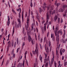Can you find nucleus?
Segmentation results:
<instances>
[{
	"label": "nucleus",
	"instance_id": "nucleus-1",
	"mask_svg": "<svg viewBox=\"0 0 67 67\" xmlns=\"http://www.w3.org/2000/svg\"><path fill=\"white\" fill-rule=\"evenodd\" d=\"M57 31H58V28L56 27L55 28V31L54 32V33L55 36H57L56 37L57 40V41H58V43L59 42V34L57 32Z\"/></svg>",
	"mask_w": 67,
	"mask_h": 67
},
{
	"label": "nucleus",
	"instance_id": "nucleus-2",
	"mask_svg": "<svg viewBox=\"0 0 67 67\" xmlns=\"http://www.w3.org/2000/svg\"><path fill=\"white\" fill-rule=\"evenodd\" d=\"M52 55H53V57L52 59V61L51 62L50 64V62H49V64L50 67H52V64H53V62H54V58H55V55H54V54L53 53Z\"/></svg>",
	"mask_w": 67,
	"mask_h": 67
},
{
	"label": "nucleus",
	"instance_id": "nucleus-3",
	"mask_svg": "<svg viewBox=\"0 0 67 67\" xmlns=\"http://www.w3.org/2000/svg\"><path fill=\"white\" fill-rule=\"evenodd\" d=\"M35 47H36V49L35 50V52L36 53H37H37H38V48H39V47H38V43H36V44L35 45Z\"/></svg>",
	"mask_w": 67,
	"mask_h": 67
},
{
	"label": "nucleus",
	"instance_id": "nucleus-4",
	"mask_svg": "<svg viewBox=\"0 0 67 67\" xmlns=\"http://www.w3.org/2000/svg\"><path fill=\"white\" fill-rule=\"evenodd\" d=\"M50 9H51V10H50V15H51L52 14V15H53V14H54V13H55V11L54 10L53 12L52 11V10H53V8L52 7L50 8Z\"/></svg>",
	"mask_w": 67,
	"mask_h": 67
},
{
	"label": "nucleus",
	"instance_id": "nucleus-5",
	"mask_svg": "<svg viewBox=\"0 0 67 67\" xmlns=\"http://www.w3.org/2000/svg\"><path fill=\"white\" fill-rule=\"evenodd\" d=\"M27 28H28L29 27V16H27Z\"/></svg>",
	"mask_w": 67,
	"mask_h": 67
},
{
	"label": "nucleus",
	"instance_id": "nucleus-6",
	"mask_svg": "<svg viewBox=\"0 0 67 67\" xmlns=\"http://www.w3.org/2000/svg\"><path fill=\"white\" fill-rule=\"evenodd\" d=\"M49 15H48V13H47V21L46 22V24H47L48 23V19H49Z\"/></svg>",
	"mask_w": 67,
	"mask_h": 67
},
{
	"label": "nucleus",
	"instance_id": "nucleus-7",
	"mask_svg": "<svg viewBox=\"0 0 67 67\" xmlns=\"http://www.w3.org/2000/svg\"><path fill=\"white\" fill-rule=\"evenodd\" d=\"M36 18L38 19V22H40V18L39 16V15L38 14V13H37V15L36 16Z\"/></svg>",
	"mask_w": 67,
	"mask_h": 67
},
{
	"label": "nucleus",
	"instance_id": "nucleus-8",
	"mask_svg": "<svg viewBox=\"0 0 67 67\" xmlns=\"http://www.w3.org/2000/svg\"><path fill=\"white\" fill-rule=\"evenodd\" d=\"M64 10H65V9H64L63 10V9L60 8L58 12H63L64 11Z\"/></svg>",
	"mask_w": 67,
	"mask_h": 67
},
{
	"label": "nucleus",
	"instance_id": "nucleus-9",
	"mask_svg": "<svg viewBox=\"0 0 67 67\" xmlns=\"http://www.w3.org/2000/svg\"><path fill=\"white\" fill-rule=\"evenodd\" d=\"M55 5H56L57 7H58V6L60 5V3H57V1H56L55 3Z\"/></svg>",
	"mask_w": 67,
	"mask_h": 67
},
{
	"label": "nucleus",
	"instance_id": "nucleus-10",
	"mask_svg": "<svg viewBox=\"0 0 67 67\" xmlns=\"http://www.w3.org/2000/svg\"><path fill=\"white\" fill-rule=\"evenodd\" d=\"M46 3H44V4H43V7L44 11H45V8H46Z\"/></svg>",
	"mask_w": 67,
	"mask_h": 67
},
{
	"label": "nucleus",
	"instance_id": "nucleus-11",
	"mask_svg": "<svg viewBox=\"0 0 67 67\" xmlns=\"http://www.w3.org/2000/svg\"><path fill=\"white\" fill-rule=\"evenodd\" d=\"M56 41L57 42V47H59L60 46V44L59 45H58L59 44V42L58 43V41H57V38H56Z\"/></svg>",
	"mask_w": 67,
	"mask_h": 67
},
{
	"label": "nucleus",
	"instance_id": "nucleus-12",
	"mask_svg": "<svg viewBox=\"0 0 67 67\" xmlns=\"http://www.w3.org/2000/svg\"><path fill=\"white\" fill-rule=\"evenodd\" d=\"M22 64L19 63L17 65V67H22Z\"/></svg>",
	"mask_w": 67,
	"mask_h": 67
},
{
	"label": "nucleus",
	"instance_id": "nucleus-13",
	"mask_svg": "<svg viewBox=\"0 0 67 67\" xmlns=\"http://www.w3.org/2000/svg\"><path fill=\"white\" fill-rule=\"evenodd\" d=\"M64 32V34L63 35V37H64L65 36V34L66 33V31L64 29L63 30Z\"/></svg>",
	"mask_w": 67,
	"mask_h": 67
},
{
	"label": "nucleus",
	"instance_id": "nucleus-14",
	"mask_svg": "<svg viewBox=\"0 0 67 67\" xmlns=\"http://www.w3.org/2000/svg\"><path fill=\"white\" fill-rule=\"evenodd\" d=\"M28 39L29 40V42H30L31 41V36L30 35H28Z\"/></svg>",
	"mask_w": 67,
	"mask_h": 67
},
{
	"label": "nucleus",
	"instance_id": "nucleus-15",
	"mask_svg": "<svg viewBox=\"0 0 67 67\" xmlns=\"http://www.w3.org/2000/svg\"><path fill=\"white\" fill-rule=\"evenodd\" d=\"M18 22L19 23V24L20 25V24H21V21L20 20V19H19V18H18Z\"/></svg>",
	"mask_w": 67,
	"mask_h": 67
},
{
	"label": "nucleus",
	"instance_id": "nucleus-16",
	"mask_svg": "<svg viewBox=\"0 0 67 67\" xmlns=\"http://www.w3.org/2000/svg\"><path fill=\"white\" fill-rule=\"evenodd\" d=\"M42 58H43V57H41V55H40V60H41V62H42Z\"/></svg>",
	"mask_w": 67,
	"mask_h": 67
},
{
	"label": "nucleus",
	"instance_id": "nucleus-17",
	"mask_svg": "<svg viewBox=\"0 0 67 67\" xmlns=\"http://www.w3.org/2000/svg\"><path fill=\"white\" fill-rule=\"evenodd\" d=\"M31 15H32V19H34V16H33V12L31 11Z\"/></svg>",
	"mask_w": 67,
	"mask_h": 67
},
{
	"label": "nucleus",
	"instance_id": "nucleus-18",
	"mask_svg": "<svg viewBox=\"0 0 67 67\" xmlns=\"http://www.w3.org/2000/svg\"><path fill=\"white\" fill-rule=\"evenodd\" d=\"M24 45H25V42H23V45H22V49H23L24 47Z\"/></svg>",
	"mask_w": 67,
	"mask_h": 67
},
{
	"label": "nucleus",
	"instance_id": "nucleus-19",
	"mask_svg": "<svg viewBox=\"0 0 67 67\" xmlns=\"http://www.w3.org/2000/svg\"><path fill=\"white\" fill-rule=\"evenodd\" d=\"M21 27V24H20V25L18 24L17 25V27Z\"/></svg>",
	"mask_w": 67,
	"mask_h": 67
},
{
	"label": "nucleus",
	"instance_id": "nucleus-20",
	"mask_svg": "<svg viewBox=\"0 0 67 67\" xmlns=\"http://www.w3.org/2000/svg\"><path fill=\"white\" fill-rule=\"evenodd\" d=\"M62 42L63 43H66V41H65L63 39H62Z\"/></svg>",
	"mask_w": 67,
	"mask_h": 67
},
{
	"label": "nucleus",
	"instance_id": "nucleus-21",
	"mask_svg": "<svg viewBox=\"0 0 67 67\" xmlns=\"http://www.w3.org/2000/svg\"><path fill=\"white\" fill-rule=\"evenodd\" d=\"M31 42L32 45H33L34 44V40H31Z\"/></svg>",
	"mask_w": 67,
	"mask_h": 67
},
{
	"label": "nucleus",
	"instance_id": "nucleus-22",
	"mask_svg": "<svg viewBox=\"0 0 67 67\" xmlns=\"http://www.w3.org/2000/svg\"><path fill=\"white\" fill-rule=\"evenodd\" d=\"M67 5H64L63 6V9H65L64 8H67Z\"/></svg>",
	"mask_w": 67,
	"mask_h": 67
},
{
	"label": "nucleus",
	"instance_id": "nucleus-23",
	"mask_svg": "<svg viewBox=\"0 0 67 67\" xmlns=\"http://www.w3.org/2000/svg\"><path fill=\"white\" fill-rule=\"evenodd\" d=\"M64 65L65 67L67 65V62H65L64 63Z\"/></svg>",
	"mask_w": 67,
	"mask_h": 67
},
{
	"label": "nucleus",
	"instance_id": "nucleus-24",
	"mask_svg": "<svg viewBox=\"0 0 67 67\" xmlns=\"http://www.w3.org/2000/svg\"><path fill=\"white\" fill-rule=\"evenodd\" d=\"M62 49H60V55H63V53H62Z\"/></svg>",
	"mask_w": 67,
	"mask_h": 67
},
{
	"label": "nucleus",
	"instance_id": "nucleus-25",
	"mask_svg": "<svg viewBox=\"0 0 67 67\" xmlns=\"http://www.w3.org/2000/svg\"><path fill=\"white\" fill-rule=\"evenodd\" d=\"M57 19V16H55L54 18V20H56Z\"/></svg>",
	"mask_w": 67,
	"mask_h": 67
},
{
	"label": "nucleus",
	"instance_id": "nucleus-26",
	"mask_svg": "<svg viewBox=\"0 0 67 67\" xmlns=\"http://www.w3.org/2000/svg\"><path fill=\"white\" fill-rule=\"evenodd\" d=\"M14 28H13V30L12 36H13V34H14Z\"/></svg>",
	"mask_w": 67,
	"mask_h": 67
},
{
	"label": "nucleus",
	"instance_id": "nucleus-27",
	"mask_svg": "<svg viewBox=\"0 0 67 67\" xmlns=\"http://www.w3.org/2000/svg\"><path fill=\"white\" fill-rule=\"evenodd\" d=\"M58 32L59 33L61 34V35H62V34H63V32H62V31H59Z\"/></svg>",
	"mask_w": 67,
	"mask_h": 67
},
{
	"label": "nucleus",
	"instance_id": "nucleus-28",
	"mask_svg": "<svg viewBox=\"0 0 67 67\" xmlns=\"http://www.w3.org/2000/svg\"><path fill=\"white\" fill-rule=\"evenodd\" d=\"M13 45H14V43L13 42V41H12V46H13Z\"/></svg>",
	"mask_w": 67,
	"mask_h": 67
},
{
	"label": "nucleus",
	"instance_id": "nucleus-29",
	"mask_svg": "<svg viewBox=\"0 0 67 67\" xmlns=\"http://www.w3.org/2000/svg\"><path fill=\"white\" fill-rule=\"evenodd\" d=\"M42 11H43V10L41 9V8H40L39 10L40 13H41V12Z\"/></svg>",
	"mask_w": 67,
	"mask_h": 67
},
{
	"label": "nucleus",
	"instance_id": "nucleus-30",
	"mask_svg": "<svg viewBox=\"0 0 67 67\" xmlns=\"http://www.w3.org/2000/svg\"><path fill=\"white\" fill-rule=\"evenodd\" d=\"M58 23H60V18H59L58 19Z\"/></svg>",
	"mask_w": 67,
	"mask_h": 67
},
{
	"label": "nucleus",
	"instance_id": "nucleus-31",
	"mask_svg": "<svg viewBox=\"0 0 67 67\" xmlns=\"http://www.w3.org/2000/svg\"><path fill=\"white\" fill-rule=\"evenodd\" d=\"M10 21H8L7 22V25H9V24H10Z\"/></svg>",
	"mask_w": 67,
	"mask_h": 67
},
{
	"label": "nucleus",
	"instance_id": "nucleus-32",
	"mask_svg": "<svg viewBox=\"0 0 67 67\" xmlns=\"http://www.w3.org/2000/svg\"><path fill=\"white\" fill-rule=\"evenodd\" d=\"M49 47L51 46V41H49Z\"/></svg>",
	"mask_w": 67,
	"mask_h": 67
},
{
	"label": "nucleus",
	"instance_id": "nucleus-33",
	"mask_svg": "<svg viewBox=\"0 0 67 67\" xmlns=\"http://www.w3.org/2000/svg\"><path fill=\"white\" fill-rule=\"evenodd\" d=\"M13 54H14V50L13 49V50L12 53H11V54L12 55H13Z\"/></svg>",
	"mask_w": 67,
	"mask_h": 67
},
{
	"label": "nucleus",
	"instance_id": "nucleus-34",
	"mask_svg": "<svg viewBox=\"0 0 67 67\" xmlns=\"http://www.w3.org/2000/svg\"><path fill=\"white\" fill-rule=\"evenodd\" d=\"M56 65H57V63H56V61L54 62V66H56Z\"/></svg>",
	"mask_w": 67,
	"mask_h": 67
},
{
	"label": "nucleus",
	"instance_id": "nucleus-35",
	"mask_svg": "<svg viewBox=\"0 0 67 67\" xmlns=\"http://www.w3.org/2000/svg\"><path fill=\"white\" fill-rule=\"evenodd\" d=\"M30 6L31 7H33V4H32V2H31Z\"/></svg>",
	"mask_w": 67,
	"mask_h": 67
},
{
	"label": "nucleus",
	"instance_id": "nucleus-36",
	"mask_svg": "<svg viewBox=\"0 0 67 67\" xmlns=\"http://www.w3.org/2000/svg\"><path fill=\"white\" fill-rule=\"evenodd\" d=\"M47 60V59L46 58L45 59H44V63H46Z\"/></svg>",
	"mask_w": 67,
	"mask_h": 67
},
{
	"label": "nucleus",
	"instance_id": "nucleus-37",
	"mask_svg": "<svg viewBox=\"0 0 67 67\" xmlns=\"http://www.w3.org/2000/svg\"><path fill=\"white\" fill-rule=\"evenodd\" d=\"M23 34H24V27H23Z\"/></svg>",
	"mask_w": 67,
	"mask_h": 67
},
{
	"label": "nucleus",
	"instance_id": "nucleus-38",
	"mask_svg": "<svg viewBox=\"0 0 67 67\" xmlns=\"http://www.w3.org/2000/svg\"><path fill=\"white\" fill-rule=\"evenodd\" d=\"M16 41H17V44H18L19 43V39L18 38H17Z\"/></svg>",
	"mask_w": 67,
	"mask_h": 67
},
{
	"label": "nucleus",
	"instance_id": "nucleus-39",
	"mask_svg": "<svg viewBox=\"0 0 67 67\" xmlns=\"http://www.w3.org/2000/svg\"><path fill=\"white\" fill-rule=\"evenodd\" d=\"M24 61L23 62V64H22V65L23 66V67H25V66H24Z\"/></svg>",
	"mask_w": 67,
	"mask_h": 67
},
{
	"label": "nucleus",
	"instance_id": "nucleus-40",
	"mask_svg": "<svg viewBox=\"0 0 67 67\" xmlns=\"http://www.w3.org/2000/svg\"><path fill=\"white\" fill-rule=\"evenodd\" d=\"M8 44H9V45H11V44H11V42H10V41H9L8 42Z\"/></svg>",
	"mask_w": 67,
	"mask_h": 67
},
{
	"label": "nucleus",
	"instance_id": "nucleus-41",
	"mask_svg": "<svg viewBox=\"0 0 67 67\" xmlns=\"http://www.w3.org/2000/svg\"><path fill=\"white\" fill-rule=\"evenodd\" d=\"M16 42H15L14 43V47H15V46H16Z\"/></svg>",
	"mask_w": 67,
	"mask_h": 67
},
{
	"label": "nucleus",
	"instance_id": "nucleus-42",
	"mask_svg": "<svg viewBox=\"0 0 67 67\" xmlns=\"http://www.w3.org/2000/svg\"><path fill=\"white\" fill-rule=\"evenodd\" d=\"M49 32H48V33H47V37H48V35H49Z\"/></svg>",
	"mask_w": 67,
	"mask_h": 67
},
{
	"label": "nucleus",
	"instance_id": "nucleus-43",
	"mask_svg": "<svg viewBox=\"0 0 67 67\" xmlns=\"http://www.w3.org/2000/svg\"><path fill=\"white\" fill-rule=\"evenodd\" d=\"M52 40L53 41H55V37H54V36H53Z\"/></svg>",
	"mask_w": 67,
	"mask_h": 67
},
{
	"label": "nucleus",
	"instance_id": "nucleus-44",
	"mask_svg": "<svg viewBox=\"0 0 67 67\" xmlns=\"http://www.w3.org/2000/svg\"><path fill=\"white\" fill-rule=\"evenodd\" d=\"M32 53L33 54H34V55H35V51H32Z\"/></svg>",
	"mask_w": 67,
	"mask_h": 67
},
{
	"label": "nucleus",
	"instance_id": "nucleus-45",
	"mask_svg": "<svg viewBox=\"0 0 67 67\" xmlns=\"http://www.w3.org/2000/svg\"><path fill=\"white\" fill-rule=\"evenodd\" d=\"M35 62L36 63H37V58H36Z\"/></svg>",
	"mask_w": 67,
	"mask_h": 67
},
{
	"label": "nucleus",
	"instance_id": "nucleus-46",
	"mask_svg": "<svg viewBox=\"0 0 67 67\" xmlns=\"http://www.w3.org/2000/svg\"><path fill=\"white\" fill-rule=\"evenodd\" d=\"M36 53V54H37V56H38V53L37 52L36 53V52H35Z\"/></svg>",
	"mask_w": 67,
	"mask_h": 67
},
{
	"label": "nucleus",
	"instance_id": "nucleus-47",
	"mask_svg": "<svg viewBox=\"0 0 67 67\" xmlns=\"http://www.w3.org/2000/svg\"><path fill=\"white\" fill-rule=\"evenodd\" d=\"M20 49V48H18L17 49V53H18V51Z\"/></svg>",
	"mask_w": 67,
	"mask_h": 67
},
{
	"label": "nucleus",
	"instance_id": "nucleus-48",
	"mask_svg": "<svg viewBox=\"0 0 67 67\" xmlns=\"http://www.w3.org/2000/svg\"><path fill=\"white\" fill-rule=\"evenodd\" d=\"M8 21H10V18L9 17V16H8Z\"/></svg>",
	"mask_w": 67,
	"mask_h": 67
},
{
	"label": "nucleus",
	"instance_id": "nucleus-49",
	"mask_svg": "<svg viewBox=\"0 0 67 67\" xmlns=\"http://www.w3.org/2000/svg\"><path fill=\"white\" fill-rule=\"evenodd\" d=\"M35 38H36V40L37 41V38H36V33H35Z\"/></svg>",
	"mask_w": 67,
	"mask_h": 67
},
{
	"label": "nucleus",
	"instance_id": "nucleus-50",
	"mask_svg": "<svg viewBox=\"0 0 67 67\" xmlns=\"http://www.w3.org/2000/svg\"><path fill=\"white\" fill-rule=\"evenodd\" d=\"M27 35H30V32L29 31H27Z\"/></svg>",
	"mask_w": 67,
	"mask_h": 67
},
{
	"label": "nucleus",
	"instance_id": "nucleus-51",
	"mask_svg": "<svg viewBox=\"0 0 67 67\" xmlns=\"http://www.w3.org/2000/svg\"><path fill=\"white\" fill-rule=\"evenodd\" d=\"M13 58H15V54H13Z\"/></svg>",
	"mask_w": 67,
	"mask_h": 67
},
{
	"label": "nucleus",
	"instance_id": "nucleus-52",
	"mask_svg": "<svg viewBox=\"0 0 67 67\" xmlns=\"http://www.w3.org/2000/svg\"><path fill=\"white\" fill-rule=\"evenodd\" d=\"M12 59H13V57H10V60Z\"/></svg>",
	"mask_w": 67,
	"mask_h": 67
},
{
	"label": "nucleus",
	"instance_id": "nucleus-53",
	"mask_svg": "<svg viewBox=\"0 0 67 67\" xmlns=\"http://www.w3.org/2000/svg\"><path fill=\"white\" fill-rule=\"evenodd\" d=\"M16 61H15L14 63V65L15 66L16 65Z\"/></svg>",
	"mask_w": 67,
	"mask_h": 67
},
{
	"label": "nucleus",
	"instance_id": "nucleus-54",
	"mask_svg": "<svg viewBox=\"0 0 67 67\" xmlns=\"http://www.w3.org/2000/svg\"><path fill=\"white\" fill-rule=\"evenodd\" d=\"M9 46H8L7 47V52H8V51H9Z\"/></svg>",
	"mask_w": 67,
	"mask_h": 67
},
{
	"label": "nucleus",
	"instance_id": "nucleus-55",
	"mask_svg": "<svg viewBox=\"0 0 67 67\" xmlns=\"http://www.w3.org/2000/svg\"><path fill=\"white\" fill-rule=\"evenodd\" d=\"M12 12H13V13H15V14H16V13H15V12L14 10H12Z\"/></svg>",
	"mask_w": 67,
	"mask_h": 67
},
{
	"label": "nucleus",
	"instance_id": "nucleus-56",
	"mask_svg": "<svg viewBox=\"0 0 67 67\" xmlns=\"http://www.w3.org/2000/svg\"><path fill=\"white\" fill-rule=\"evenodd\" d=\"M46 44H45V49H46Z\"/></svg>",
	"mask_w": 67,
	"mask_h": 67
},
{
	"label": "nucleus",
	"instance_id": "nucleus-57",
	"mask_svg": "<svg viewBox=\"0 0 67 67\" xmlns=\"http://www.w3.org/2000/svg\"><path fill=\"white\" fill-rule=\"evenodd\" d=\"M56 55H58V51L57 50L56 51Z\"/></svg>",
	"mask_w": 67,
	"mask_h": 67
},
{
	"label": "nucleus",
	"instance_id": "nucleus-58",
	"mask_svg": "<svg viewBox=\"0 0 67 67\" xmlns=\"http://www.w3.org/2000/svg\"><path fill=\"white\" fill-rule=\"evenodd\" d=\"M44 31H46V26H44Z\"/></svg>",
	"mask_w": 67,
	"mask_h": 67
},
{
	"label": "nucleus",
	"instance_id": "nucleus-59",
	"mask_svg": "<svg viewBox=\"0 0 67 67\" xmlns=\"http://www.w3.org/2000/svg\"><path fill=\"white\" fill-rule=\"evenodd\" d=\"M19 17L20 18H21V14H20V13H19Z\"/></svg>",
	"mask_w": 67,
	"mask_h": 67
},
{
	"label": "nucleus",
	"instance_id": "nucleus-60",
	"mask_svg": "<svg viewBox=\"0 0 67 67\" xmlns=\"http://www.w3.org/2000/svg\"><path fill=\"white\" fill-rule=\"evenodd\" d=\"M20 8H19L18 9H17L16 10H17V11H18V12H19V11H20Z\"/></svg>",
	"mask_w": 67,
	"mask_h": 67
},
{
	"label": "nucleus",
	"instance_id": "nucleus-61",
	"mask_svg": "<svg viewBox=\"0 0 67 67\" xmlns=\"http://www.w3.org/2000/svg\"><path fill=\"white\" fill-rule=\"evenodd\" d=\"M63 19H61V22H60L61 23H63Z\"/></svg>",
	"mask_w": 67,
	"mask_h": 67
},
{
	"label": "nucleus",
	"instance_id": "nucleus-62",
	"mask_svg": "<svg viewBox=\"0 0 67 67\" xmlns=\"http://www.w3.org/2000/svg\"><path fill=\"white\" fill-rule=\"evenodd\" d=\"M66 27H67V26H66L64 25V29H66Z\"/></svg>",
	"mask_w": 67,
	"mask_h": 67
},
{
	"label": "nucleus",
	"instance_id": "nucleus-63",
	"mask_svg": "<svg viewBox=\"0 0 67 67\" xmlns=\"http://www.w3.org/2000/svg\"><path fill=\"white\" fill-rule=\"evenodd\" d=\"M65 49H63L62 50V52L63 53H64V52H65Z\"/></svg>",
	"mask_w": 67,
	"mask_h": 67
},
{
	"label": "nucleus",
	"instance_id": "nucleus-64",
	"mask_svg": "<svg viewBox=\"0 0 67 67\" xmlns=\"http://www.w3.org/2000/svg\"><path fill=\"white\" fill-rule=\"evenodd\" d=\"M31 30L32 31V30H33V26H32L31 27Z\"/></svg>",
	"mask_w": 67,
	"mask_h": 67
}]
</instances>
